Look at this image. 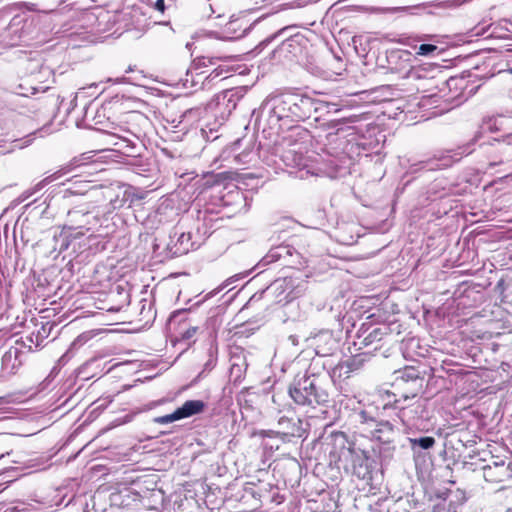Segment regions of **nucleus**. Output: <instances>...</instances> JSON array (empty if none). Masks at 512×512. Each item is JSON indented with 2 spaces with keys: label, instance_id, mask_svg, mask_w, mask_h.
I'll return each instance as SVG.
<instances>
[{
  "label": "nucleus",
  "instance_id": "obj_1",
  "mask_svg": "<svg viewBox=\"0 0 512 512\" xmlns=\"http://www.w3.org/2000/svg\"><path fill=\"white\" fill-rule=\"evenodd\" d=\"M330 376L326 373L316 374L309 370L302 376H297L289 386V395L298 405H326L329 402Z\"/></svg>",
  "mask_w": 512,
  "mask_h": 512
},
{
  "label": "nucleus",
  "instance_id": "obj_2",
  "mask_svg": "<svg viewBox=\"0 0 512 512\" xmlns=\"http://www.w3.org/2000/svg\"><path fill=\"white\" fill-rule=\"evenodd\" d=\"M482 131H477L473 138L466 144L459 146L455 151H449L447 154L434 156L426 160L412 162L407 167L408 174H416L422 171H435L451 166L459 161L464 155H469L474 151L473 146L481 139Z\"/></svg>",
  "mask_w": 512,
  "mask_h": 512
},
{
  "label": "nucleus",
  "instance_id": "obj_3",
  "mask_svg": "<svg viewBox=\"0 0 512 512\" xmlns=\"http://www.w3.org/2000/svg\"><path fill=\"white\" fill-rule=\"evenodd\" d=\"M292 93L268 97L260 107V117H265L271 129L281 130V122H292Z\"/></svg>",
  "mask_w": 512,
  "mask_h": 512
},
{
  "label": "nucleus",
  "instance_id": "obj_4",
  "mask_svg": "<svg viewBox=\"0 0 512 512\" xmlns=\"http://www.w3.org/2000/svg\"><path fill=\"white\" fill-rule=\"evenodd\" d=\"M275 262H280L287 268L301 269L306 265L307 260L292 244L283 243L272 247L257 266L265 267Z\"/></svg>",
  "mask_w": 512,
  "mask_h": 512
},
{
  "label": "nucleus",
  "instance_id": "obj_5",
  "mask_svg": "<svg viewBox=\"0 0 512 512\" xmlns=\"http://www.w3.org/2000/svg\"><path fill=\"white\" fill-rule=\"evenodd\" d=\"M410 52L406 50L391 51L387 55L389 69L393 73H399L401 77L412 80H429L432 76L428 75V71L421 67H413L410 64Z\"/></svg>",
  "mask_w": 512,
  "mask_h": 512
},
{
  "label": "nucleus",
  "instance_id": "obj_6",
  "mask_svg": "<svg viewBox=\"0 0 512 512\" xmlns=\"http://www.w3.org/2000/svg\"><path fill=\"white\" fill-rule=\"evenodd\" d=\"M429 399L427 397H417V399L408 404L403 402L402 399H395L393 404L387 403L384 405V409L391 406L397 410V416L404 424L414 423L418 420H427L430 417V411L428 409Z\"/></svg>",
  "mask_w": 512,
  "mask_h": 512
},
{
  "label": "nucleus",
  "instance_id": "obj_7",
  "mask_svg": "<svg viewBox=\"0 0 512 512\" xmlns=\"http://www.w3.org/2000/svg\"><path fill=\"white\" fill-rule=\"evenodd\" d=\"M429 374L430 378H444L443 373H450V370H446L444 365L440 368L430 367L428 370L423 369L413 380L407 382L405 386L399 388L400 398L403 402H408L411 399L418 397L424 391L425 385L429 383V380L425 379V375Z\"/></svg>",
  "mask_w": 512,
  "mask_h": 512
},
{
  "label": "nucleus",
  "instance_id": "obj_8",
  "mask_svg": "<svg viewBox=\"0 0 512 512\" xmlns=\"http://www.w3.org/2000/svg\"><path fill=\"white\" fill-rule=\"evenodd\" d=\"M275 433L283 442H290L292 438H301L305 433L301 419L295 412L288 410L279 412L276 417Z\"/></svg>",
  "mask_w": 512,
  "mask_h": 512
},
{
  "label": "nucleus",
  "instance_id": "obj_9",
  "mask_svg": "<svg viewBox=\"0 0 512 512\" xmlns=\"http://www.w3.org/2000/svg\"><path fill=\"white\" fill-rule=\"evenodd\" d=\"M24 349L27 352H32L33 349L30 345H26L25 340L22 338L14 341V344L5 343L2 347L1 355V370L5 374H14L22 364V356Z\"/></svg>",
  "mask_w": 512,
  "mask_h": 512
},
{
  "label": "nucleus",
  "instance_id": "obj_10",
  "mask_svg": "<svg viewBox=\"0 0 512 512\" xmlns=\"http://www.w3.org/2000/svg\"><path fill=\"white\" fill-rule=\"evenodd\" d=\"M481 471L486 482L499 484L512 478V461L508 457L492 456Z\"/></svg>",
  "mask_w": 512,
  "mask_h": 512
},
{
  "label": "nucleus",
  "instance_id": "obj_11",
  "mask_svg": "<svg viewBox=\"0 0 512 512\" xmlns=\"http://www.w3.org/2000/svg\"><path fill=\"white\" fill-rule=\"evenodd\" d=\"M387 336H390L389 327L363 324L357 333L354 345H357L359 350L367 349L372 353L380 349L381 341Z\"/></svg>",
  "mask_w": 512,
  "mask_h": 512
},
{
  "label": "nucleus",
  "instance_id": "obj_12",
  "mask_svg": "<svg viewBox=\"0 0 512 512\" xmlns=\"http://www.w3.org/2000/svg\"><path fill=\"white\" fill-rule=\"evenodd\" d=\"M10 17L8 11H0V28L3 29L1 36L6 41L7 45L15 46L26 36L24 24L26 19L24 16L15 15L12 17L7 26H5L6 20Z\"/></svg>",
  "mask_w": 512,
  "mask_h": 512
},
{
  "label": "nucleus",
  "instance_id": "obj_13",
  "mask_svg": "<svg viewBox=\"0 0 512 512\" xmlns=\"http://www.w3.org/2000/svg\"><path fill=\"white\" fill-rule=\"evenodd\" d=\"M67 219L70 227H73L76 231L83 228L89 231L100 225V214L95 207L89 209L84 205L76 206L68 211Z\"/></svg>",
  "mask_w": 512,
  "mask_h": 512
},
{
  "label": "nucleus",
  "instance_id": "obj_14",
  "mask_svg": "<svg viewBox=\"0 0 512 512\" xmlns=\"http://www.w3.org/2000/svg\"><path fill=\"white\" fill-rule=\"evenodd\" d=\"M331 439L332 448L330 456L342 466L356 455V451L361 450L356 447L353 441L349 440L348 436L344 432L332 433Z\"/></svg>",
  "mask_w": 512,
  "mask_h": 512
},
{
  "label": "nucleus",
  "instance_id": "obj_15",
  "mask_svg": "<svg viewBox=\"0 0 512 512\" xmlns=\"http://www.w3.org/2000/svg\"><path fill=\"white\" fill-rule=\"evenodd\" d=\"M315 350L316 355L321 357L332 356L339 350V337L333 331L323 329L307 338Z\"/></svg>",
  "mask_w": 512,
  "mask_h": 512
},
{
  "label": "nucleus",
  "instance_id": "obj_16",
  "mask_svg": "<svg viewBox=\"0 0 512 512\" xmlns=\"http://www.w3.org/2000/svg\"><path fill=\"white\" fill-rule=\"evenodd\" d=\"M372 461L364 450L356 451V455L342 467L347 473H351L360 480L370 484L373 480Z\"/></svg>",
  "mask_w": 512,
  "mask_h": 512
},
{
  "label": "nucleus",
  "instance_id": "obj_17",
  "mask_svg": "<svg viewBox=\"0 0 512 512\" xmlns=\"http://www.w3.org/2000/svg\"><path fill=\"white\" fill-rule=\"evenodd\" d=\"M84 236L82 231H76L73 227L65 226L59 233L53 236L54 249L63 253L70 248L76 253L81 247L80 240Z\"/></svg>",
  "mask_w": 512,
  "mask_h": 512
},
{
  "label": "nucleus",
  "instance_id": "obj_18",
  "mask_svg": "<svg viewBox=\"0 0 512 512\" xmlns=\"http://www.w3.org/2000/svg\"><path fill=\"white\" fill-rule=\"evenodd\" d=\"M195 243L191 241V234L183 231L179 226L172 229L169 234L167 250L173 257L187 254L194 248Z\"/></svg>",
  "mask_w": 512,
  "mask_h": 512
},
{
  "label": "nucleus",
  "instance_id": "obj_19",
  "mask_svg": "<svg viewBox=\"0 0 512 512\" xmlns=\"http://www.w3.org/2000/svg\"><path fill=\"white\" fill-rule=\"evenodd\" d=\"M292 122L305 121L313 116L316 107L314 106V98L292 93Z\"/></svg>",
  "mask_w": 512,
  "mask_h": 512
},
{
  "label": "nucleus",
  "instance_id": "obj_20",
  "mask_svg": "<svg viewBox=\"0 0 512 512\" xmlns=\"http://www.w3.org/2000/svg\"><path fill=\"white\" fill-rule=\"evenodd\" d=\"M368 433L373 440L386 445L387 449H395L393 443L397 435V431L394 425L389 421H378Z\"/></svg>",
  "mask_w": 512,
  "mask_h": 512
},
{
  "label": "nucleus",
  "instance_id": "obj_21",
  "mask_svg": "<svg viewBox=\"0 0 512 512\" xmlns=\"http://www.w3.org/2000/svg\"><path fill=\"white\" fill-rule=\"evenodd\" d=\"M376 415V409L372 406L358 407L353 409L350 419L355 425L360 426L363 431L368 433L378 422Z\"/></svg>",
  "mask_w": 512,
  "mask_h": 512
},
{
  "label": "nucleus",
  "instance_id": "obj_22",
  "mask_svg": "<svg viewBox=\"0 0 512 512\" xmlns=\"http://www.w3.org/2000/svg\"><path fill=\"white\" fill-rule=\"evenodd\" d=\"M295 270L292 275L283 277L285 285L287 286L286 290H288L289 301L300 297L308 289V281L305 279L308 276L304 275L300 269Z\"/></svg>",
  "mask_w": 512,
  "mask_h": 512
},
{
  "label": "nucleus",
  "instance_id": "obj_23",
  "mask_svg": "<svg viewBox=\"0 0 512 512\" xmlns=\"http://www.w3.org/2000/svg\"><path fill=\"white\" fill-rule=\"evenodd\" d=\"M307 41L308 40L302 33L296 32L291 34V36H287L281 40L276 51L279 53H284L286 57L289 55L297 56L302 52V49L306 46Z\"/></svg>",
  "mask_w": 512,
  "mask_h": 512
},
{
  "label": "nucleus",
  "instance_id": "obj_24",
  "mask_svg": "<svg viewBox=\"0 0 512 512\" xmlns=\"http://www.w3.org/2000/svg\"><path fill=\"white\" fill-rule=\"evenodd\" d=\"M511 117L504 115L489 116L483 119L481 129L489 132H503L505 137H511L512 131L510 129Z\"/></svg>",
  "mask_w": 512,
  "mask_h": 512
},
{
  "label": "nucleus",
  "instance_id": "obj_25",
  "mask_svg": "<svg viewBox=\"0 0 512 512\" xmlns=\"http://www.w3.org/2000/svg\"><path fill=\"white\" fill-rule=\"evenodd\" d=\"M224 206H233L234 213L247 211V198L243 191L235 188L225 193L221 198Z\"/></svg>",
  "mask_w": 512,
  "mask_h": 512
},
{
  "label": "nucleus",
  "instance_id": "obj_26",
  "mask_svg": "<svg viewBox=\"0 0 512 512\" xmlns=\"http://www.w3.org/2000/svg\"><path fill=\"white\" fill-rule=\"evenodd\" d=\"M407 441L414 457L421 456L436 444V439L427 435L408 437Z\"/></svg>",
  "mask_w": 512,
  "mask_h": 512
},
{
  "label": "nucleus",
  "instance_id": "obj_27",
  "mask_svg": "<svg viewBox=\"0 0 512 512\" xmlns=\"http://www.w3.org/2000/svg\"><path fill=\"white\" fill-rule=\"evenodd\" d=\"M206 403L203 400L193 399L185 401L176 410L181 420L199 415L204 412Z\"/></svg>",
  "mask_w": 512,
  "mask_h": 512
},
{
  "label": "nucleus",
  "instance_id": "obj_28",
  "mask_svg": "<svg viewBox=\"0 0 512 512\" xmlns=\"http://www.w3.org/2000/svg\"><path fill=\"white\" fill-rule=\"evenodd\" d=\"M422 370L420 367L415 366H405L402 369L394 371V380H393V386L396 389H399L407 382H410L413 380V378L418 375Z\"/></svg>",
  "mask_w": 512,
  "mask_h": 512
},
{
  "label": "nucleus",
  "instance_id": "obj_29",
  "mask_svg": "<svg viewBox=\"0 0 512 512\" xmlns=\"http://www.w3.org/2000/svg\"><path fill=\"white\" fill-rule=\"evenodd\" d=\"M249 30V26L247 25V21L245 18H235L231 19L225 25V31L230 34V38H240L246 35Z\"/></svg>",
  "mask_w": 512,
  "mask_h": 512
},
{
  "label": "nucleus",
  "instance_id": "obj_30",
  "mask_svg": "<svg viewBox=\"0 0 512 512\" xmlns=\"http://www.w3.org/2000/svg\"><path fill=\"white\" fill-rule=\"evenodd\" d=\"M214 294H215L214 292H210L207 295H205L204 297H202L201 299L194 302L190 307L173 311L168 318V322L170 324L176 323V322H178L180 324L181 322L185 321L186 320L185 316L188 312H191L195 308L199 307L202 303H204L209 297H211Z\"/></svg>",
  "mask_w": 512,
  "mask_h": 512
},
{
  "label": "nucleus",
  "instance_id": "obj_31",
  "mask_svg": "<svg viewBox=\"0 0 512 512\" xmlns=\"http://www.w3.org/2000/svg\"><path fill=\"white\" fill-rule=\"evenodd\" d=\"M363 114L344 115L340 118L329 119L325 125L328 129H334L336 132L343 130V125L357 123L363 119Z\"/></svg>",
  "mask_w": 512,
  "mask_h": 512
},
{
  "label": "nucleus",
  "instance_id": "obj_32",
  "mask_svg": "<svg viewBox=\"0 0 512 512\" xmlns=\"http://www.w3.org/2000/svg\"><path fill=\"white\" fill-rule=\"evenodd\" d=\"M52 330V325L48 322L42 323L40 329L37 330V332H32L30 336L26 338V345L35 344V347H40L43 343V341L50 335V332Z\"/></svg>",
  "mask_w": 512,
  "mask_h": 512
},
{
  "label": "nucleus",
  "instance_id": "obj_33",
  "mask_svg": "<svg viewBox=\"0 0 512 512\" xmlns=\"http://www.w3.org/2000/svg\"><path fill=\"white\" fill-rule=\"evenodd\" d=\"M371 354V350H366L364 352H361V353H358L357 355L349 358L348 360H346L345 362H343L341 365H340V369H344L346 368V371L345 373H350L352 371H355V370H358L360 369L365 361L367 360L366 357L367 355H370Z\"/></svg>",
  "mask_w": 512,
  "mask_h": 512
},
{
  "label": "nucleus",
  "instance_id": "obj_34",
  "mask_svg": "<svg viewBox=\"0 0 512 512\" xmlns=\"http://www.w3.org/2000/svg\"><path fill=\"white\" fill-rule=\"evenodd\" d=\"M229 1L230 0H208V3L204 4L203 12L208 16L215 14L217 18L223 17L226 11V4Z\"/></svg>",
  "mask_w": 512,
  "mask_h": 512
},
{
  "label": "nucleus",
  "instance_id": "obj_35",
  "mask_svg": "<svg viewBox=\"0 0 512 512\" xmlns=\"http://www.w3.org/2000/svg\"><path fill=\"white\" fill-rule=\"evenodd\" d=\"M314 106L316 107L314 114H319V116L315 117V121H318L319 117L324 114L339 113L343 110L337 103L326 102L318 99H314Z\"/></svg>",
  "mask_w": 512,
  "mask_h": 512
},
{
  "label": "nucleus",
  "instance_id": "obj_36",
  "mask_svg": "<svg viewBox=\"0 0 512 512\" xmlns=\"http://www.w3.org/2000/svg\"><path fill=\"white\" fill-rule=\"evenodd\" d=\"M127 165L134 173L138 175H143L144 173L150 172L152 167L151 161L144 159L140 155L133 156L131 159H129Z\"/></svg>",
  "mask_w": 512,
  "mask_h": 512
},
{
  "label": "nucleus",
  "instance_id": "obj_37",
  "mask_svg": "<svg viewBox=\"0 0 512 512\" xmlns=\"http://www.w3.org/2000/svg\"><path fill=\"white\" fill-rule=\"evenodd\" d=\"M296 32H298L296 26H286V27L278 30L276 33H274V34L270 35L269 37H267L263 41V43H270V42H272L273 40H276V39L283 40L287 36H291V34H294Z\"/></svg>",
  "mask_w": 512,
  "mask_h": 512
},
{
  "label": "nucleus",
  "instance_id": "obj_38",
  "mask_svg": "<svg viewBox=\"0 0 512 512\" xmlns=\"http://www.w3.org/2000/svg\"><path fill=\"white\" fill-rule=\"evenodd\" d=\"M286 285L284 278L275 280L269 287H267L266 291H272L278 296L284 294V300L289 302L288 300V290H286Z\"/></svg>",
  "mask_w": 512,
  "mask_h": 512
},
{
  "label": "nucleus",
  "instance_id": "obj_39",
  "mask_svg": "<svg viewBox=\"0 0 512 512\" xmlns=\"http://www.w3.org/2000/svg\"><path fill=\"white\" fill-rule=\"evenodd\" d=\"M415 48H417V54L421 56H433L440 52L438 46L433 43H421L419 46L415 45Z\"/></svg>",
  "mask_w": 512,
  "mask_h": 512
},
{
  "label": "nucleus",
  "instance_id": "obj_40",
  "mask_svg": "<svg viewBox=\"0 0 512 512\" xmlns=\"http://www.w3.org/2000/svg\"><path fill=\"white\" fill-rule=\"evenodd\" d=\"M180 420L181 419L179 417L177 410H174L170 414H166L163 416H157V417L153 418V422L156 424H160V425H166V424H170L172 422L180 421Z\"/></svg>",
  "mask_w": 512,
  "mask_h": 512
},
{
  "label": "nucleus",
  "instance_id": "obj_41",
  "mask_svg": "<svg viewBox=\"0 0 512 512\" xmlns=\"http://www.w3.org/2000/svg\"><path fill=\"white\" fill-rule=\"evenodd\" d=\"M208 360L205 362L203 366V370L199 373L198 377H202L204 373L210 372L214 369L217 363V357L214 354V351L212 348L208 350Z\"/></svg>",
  "mask_w": 512,
  "mask_h": 512
},
{
  "label": "nucleus",
  "instance_id": "obj_42",
  "mask_svg": "<svg viewBox=\"0 0 512 512\" xmlns=\"http://www.w3.org/2000/svg\"><path fill=\"white\" fill-rule=\"evenodd\" d=\"M198 331L197 326H189L188 328L184 329L183 331L179 332V339L181 341L189 342L194 338Z\"/></svg>",
  "mask_w": 512,
  "mask_h": 512
},
{
  "label": "nucleus",
  "instance_id": "obj_43",
  "mask_svg": "<svg viewBox=\"0 0 512 512\" xmlns=\"http://www.w3.org/2000/svg\"><path fill=\"white\" fill-rule=\"evenodd\" d=\"M223 72H224L223 69L216 68L210 74L205 76V80L204 81H206L207 83H211L214 80H216L217 78L221 77ZM203 84H205V82H203Z\"/></svg>",
  "mask_w": 512,
  "mask_h": 512
},
{
  "label": "nucleus",
  "instance_id": "obj_44",
  "mask_svg": "<svg viewBox=\"0 0 512 512\" xmlns=\"http://www.w3.org/2000/svg\"><path fill=\"white\" fill-rule=\"evenodd\" d=\"M111 134L113 136H117L123 143H125L124 148H129L131 150L136 149L137 144L133 140L127 138L126 136H118L116 133L113 132Z\"/></svg>",
  "mask_w": 512,
  "mask_h": 512
},
{
  "label": "nucleus",
  "instance_id": "obj_45",
  "mask_svg": "<svg viewBox=\"0 0 512 512\" xmlns=\"http://www.w3.org/2000/svg\"><path fill=\"white\" fill-rule=\"evenodd\" d=\"M111 205L114 209L123 207L125 199H119L118 197L110 200Z\"/></svg>",
  "mask_w": 512,
  "mask_h": 512
},
{
  "label": "nucleus",
  "instance_id": "obj_46",
  "mask_svg": "<svg viewBox=\"0 0 512 512\" xmlns=\"http://www.w3.org/2000/svg\"><path fill=\"white\" fill-rule=\"evenodd\" d=\"M154 8L155 10L163 13L165 11V1L164 0H156L155 4H154Z\"/></svg>",
  "mask_w": 512,
  "mask_h": 512
},
{
  "label": "nucleus",
  "instance_id": "obj_47",
  "mask_svg": "<svg viewBox=\"0 0 512 512\" xmlns=\"http://www.w3.org/2000/svg\"><path fill=\"white\" fill-rule=\"evenodd\" d=\"M260 435H261L262 437H269V438H270V437H277V436H276V433H275V428H274V429L262 430V431L260 432Z\"/></svg>",
  "mask_w": 512,
  "mask_h": 512
},
{
  "label": "nucleus",
  "instance_id": "obj_48",
  "mask_svg": "<svg viewBox=\"0 0 512 512\" xmlns=\"http://www.w3.org/2000/svg\"><path fill=\"white\" fill-rule=\"evenodd\" d=\"M288 341L293 345V346H298L299 345V337L297 335H290L288 337Z\"/></svg>",
  "mask_w": 512,
  "mask_h": 512
},
{
  "label": "nucleus",
  "instance_id": "obj_49",
  "mask_svg": "<svg viewBox=\"0 0 512 512\" xmlns=\"http://www.w3.org/2000/svg\"><path fill=\"white\" fill-rule=\"evenodd\" d=\"M216 322H217V317H216L215 315H212L211 317H209V318L207 319V324H208V325H210V324H211V325H215V324H216Z\"/></svg>",
  "mask_w": 512,
  "mask_h": 512
},
{
  "label": "nucleus",
  "instance_id": "obj_50",
  "mask_svg": "<svg viewBox=\"0 0 512 512\" xmlns=\"http://www.w3.org/2000/svg\"><path fill=\"white\" fill-rule=\"evenodd\" d=\"M194 112H196V110H194V109H188V110H186V111L183 113L182 117H184V118H185V117H187L188 115H190V114H192V113H194Z\"/></svg>",
  "mask_w": 512,
  "mask_h": 512
},
{
  "label": "nucleus",
  "instance_id": "obj_51",
  "mask_svg": "<svg viewBox=\"0 0 512 512\" xmlns=\"http://www.w3.org/2000/svg\"><path fill=\"white\" fill-rule=\"evenodd\" d=\"M6 438H8L7 435L0 434V443Z\"/></svg>",
  "mask_w": 512,
  "mask_h": 512
},
{
  "label": "nucleus",
  "instance_id": "obj_52",
  "mask_svg": "<svg viewBox=\"0 0 512 512\" xmlns=\"http://www.w3.org/2000/svg\"><path fill=\"white\" fill-rule=\"evenodd\" d=\"M31 90H32L31 94H35L37 92V89L34 87H32Z\"/></svg>",
  "mask_w": 512,
  "mask_h": 512
},
{
  "label": "nucleus",
  "instance_id": "obj_53",
  "mask_svg": "<svg viewBox=\"0 0 512 512\" xmlns=\"http://www.w3.org/2000/svg\"><path fill=\"white\" fill-rule=\"evenodd\" d=\"M10 510H11V512H17L18 511V509L16 507L11 508Z\"/></svg>",
  "mask_w": 512,
  "mask_h": 512
},
{
  "label": "nucleus",
  "instance_id": "obj_54",
  "mask_svg": "<svg viewBox=\"0 0 512 512\" xmlns=\"http://www.w3.org/2000/svg\"><path fill=\"white\" fill-rule=\"evenodd\" d=\"M35 4H32L31 7H30V10L34 11L35 10Z\"/></svg>",
  "mask_w": 512,
  "mask_h": 512
},
{
  "label": "nucleus",
  "instance_id": "obj_55",
  "mask_svg": "<svg viewBox=\"0 0 512 512\" xmlns=\"http://www.w3.org/2000/svg\"><path fill=\"white\" fill-rule=\"evenodd\" d=\"M208 62H209V64H213V59L212 58H208Z\"/></svg>",
  "mask_w": 512,
  "mask_h": 512
},
{
  "label": "nucleus",
  "instance_id": "obj_56",
  "mask_svg": "<svg viewBox=\"0 0 512 512\" xmlns=\"http://www.w3.org/2000/svg\"><path fill=\"white\" fill-rule=\"evenodd\" d=\"M132 71V68L129 66L128 69L126 70V72H131Z\"/></svg>",
  "mask_w": 512,
  "mask_h": 512
},
{
  "label": "nucleus",
  "instance_id": "obj_57",
  "mask_svg": "<svg viewBox=\"0 0 512 512\" xmlns=\"http://www.w3.org/2000/svg\"><path fill=\"white\" fill-rule=\"evenodd\" d=\"M229 92H226L223 96V98L225 99L227 96H228Z\"/></svg>",
  "mask_w": 512,
  "mask_h": 512
},
{
  "label": "nucleus",
  "instance_id": "obj_58",
  "mask_svg": "<svg viewBox=\"0 0 512 512\" xmlns=\"http://www.w3.org/2000/svg\"><path fill=\"white\" fill-rule=\"evenodd\" d=\"M32 205V203H29L25 206V208H29Z\"/></svg>",
  "mask_w": 512,
  "mask_h": 512
},
{
  "label": "nucleus",
  "instance_id": "obj_59",
  "mask_svg": "<svg viewBox=\"0 0 512 512\" xmlns=\"http://www.w3.org/2000/svg\"><path fill=\"white\" fill-rule=\"evenodd\" d=\"M205 59H206V58H203V65H204V66H206V65H207V64H206V62H205Z\"/></svg>",
  "mask_w": 512,
  "mask_h": 512
},
{
  "label": "nucleus",
  "instance_id": "obj_60",
  "mask_svg": "<svg viewBox=\"0 0 512 512\" xmlns=\"http://www.w3.org/2000/svg\"><path fill=\"white\" fill-rule=\"evenodd\" d=\"M506 512H512V508L507 509Z\"/></svg>",
  "mask_w": 512,
  "mask_h": 512
},
{
  "label": "nucleus",
  "instance_id": "obj_61",
  "mask_svg": "<svg viewBox=\"0 0 512 512\" xmlns=\"http://www.w3.org/2000/svg\"><path fill=\"white\" fill-rule=\"evenodd\" d=\"M3 457H4V453H2V454L0 455V459H1V458H3Z\"/></svg>",
  "mask_w": 512,
  "mask_h": 512
},
{
  "label": "nucleus",
  "instance_id": "obj_62",
  "mask_svg": "<svg viewBox=\"0 0 512 512\" xmlns=\"http://www.w3.org/2000/svg\"><path fill=\"white\" fill-rule=\"evenodd\" d=\"M509 72L512 74V67L509 69Z\"/></svg>",
  "mask_w": 512,
  "mask_h": 512
},
{
  "label": "nucleus",
  "instance_id": "obj_63",
  "mask_svg": "<svg viewBox=\"0 0 512 512\" xmlns=\"http://www.w3.org/2000/svg\"><path fill=\"white\" fill-rule=\"evenodd\" d=\"M206 2L205 3H208V0H205Z\"/></svg>",
  "mask_w": 512,
  "mask_h": 512
}]
</instances>
